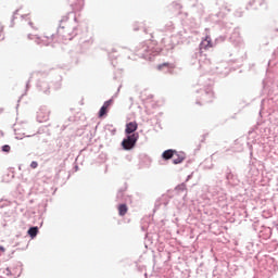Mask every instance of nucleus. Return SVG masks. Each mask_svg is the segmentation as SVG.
<instances>
[{
  "mask_svg": "<svg viewBox=\"0 0 278 278\" xmlns=\"http://www.w3.org/2000/svg\"><path fill=\"white\" fill-rule=\"evenodd\" d=\"M38 232H39V229H38V227L36 226V227H30L29 229H28V235L30 236V238H36V236L38 235Z\"/></svg>",
  "mask_w": 278,
  "mask_h": 278,
  "instance_id": "8",
  "label": "nucleus"
},
{
  "mask_svg": "<svg viewBox=\"0 0 278 278\" xmlns=\"http://www.w3.org/2000/svg\"><path fill=\"white\" fill-rule=\"evenodd\" d=\"M138 137L139 135L136 134L129 135L125 140L122 141V147L125 150L134 149L135 144L138 141Z\"/></svg>",
  "mask_w": 278,
  "mask_h": 278,
  "instance_id": "1",
  "label": "nucleus"
},
{
  "mask_svg": "<svg viewBox=\"0 0 278 278\" xmlns=\"http://www.w3.org/2000/svg\"><path fill=\"white\" fill-rule=\"evenodd\" d=\"M128 212V206L125 203L118 205V215L125 216Z\"/></svg>",
  "mask_w": 278,
  "mask_h": 278,
  "instance_id": "7",
  "label": "nucleus"
},
{
  "mask_svg": "<svg viewBox=\"0 0 278 278\" xmlns=\"http://www.w3.org/2000/svg\"><path fill=\"white\" fill-rule=\"evenodd\" d=\"M213 47L212 38L205 37L204 40L201 41V49H204L207 51V49H211Z\"/></svg>",
  "mask_w": 278,
  "mask_h": 278,
  "instance_id": "4",
  "label": "nucleus"
},
{
  "mask_svg": "<svg viewBox=\"0 0 278 278\" xmlns=\"http://www.w3.org/2000/svg\"><path fill=\"white\" fill-rule=\"evenodd\" d=\"M30 167H31L33 169H36V168L38 167V162L33 161V162L30 163Z\"/></svg>",
  "mask_w": 278,
  "mask_h": 278,
  "instance_id": "11",
  "label": "nucleus"
},
{
  "mask_svg": "<svg viewBox=\"0 0 278 278\" xmlns=\"http://www.w3.org/2000/svg\"><path fill=\"white\" fill-rule=\"evenodd\" d=\"M3 38V25H0V40Z\"/></svg>",
  "mask_w": 278,
  "mask_h": 278,
  "instance_id": "12",
  "label": "nucleus"
},
{
  "mask_svg": "<svg viewBox=\"0 0 278 278\" xmlns=\"http://www.w3.org/2000/svg\"><path fill=\"white\" fill-rule=\"evenodd\" d=\"M5 274H7V276H12V271L10 270L9 267L5 269Z\"/></svg>",
  "mask_w": 278,
  "mask_h": 278,
  "instance_id": "14",
  "label": "nucleus"
},
{
  "mask_svg": "<svg viewBox=\"0 0 278 278\" xmlns=\"http://www.w3.org/2000/svg\"><path fill=\"white\" fill-rule=\"evenodd\" d=\"M10 150H11L10 144H4V146L2 147V152H7V153H9V152H10Z\"/></svg>",
  "mask_w": 278,
  "mask_h": 278,
  "instance_id": "10",
  "label": "nucleus"
},
{
  "mask_svg": "<svg viewBox=\"0 0 278 278\" xmlns=\"http://www.w3.org/2000/svg\"><path fill=\"white\" fill-rule=\"evenodd\" d=\"M175 153H176L175 150H165V152L162 153V157L165 161H169L175 156Z\"/></svg>",
  "mask_w": 278,
  "mask_h": 278,
  "instance_id": "6",
  "label": "nucleus"
},
{
  "mask_svg": "<svg viewBox=\"0 0 278 278\" xmlns=\"http://www.w3.org/2000/svg\"><path fill=\"white\" fill-rule=\"evenodd\" d=\"M177 188H178V190L184 191V190H186V185H179Z\"/></svg>",
  "mask_w": 278,
  "mask_h": 278,
  "instance_id": "13",
  "label": "nucleus"
},
{
  "mask_svg": "<svg viewBox=\"0 0 278 278\" xmlns=\"http://www.w3.org/2000/svg\"><path fill=\"white\" fill-rule=\"evenodd\" d=\"M164 67H174V65L170 64L169 62H163V64H159V65H157V70H159V71L164 70Z\"/></svg>",
  "mask_w": 278,
  "mask_h": 278,
  "instance_id": "9",
  "label": "nucleus"
},
{
  "mask_svg": "<svg viewBox=\"0 0 278 278\" xmlns=\"http://www.w3.org/2000/svg\"><path fill=\"white\" fill-rule=\"evenodd\" d=\"M113 104V100H106L104 102V104L101 106L100 112H99V116L103 117L108 114V110L111 108V105Z\"/></svg>",
  "mask_w": 278,
  "mask_h": 278,
  "instance_id": "2",
  "label": "nucleus"
},
{
  "mask_svg": "<svg viewBox=\"0 0 278 278\" xmlns=\"http://www.w3.org/2000/svg\"><path fill=\"white\" fill-rule=\"evenodd\" d=\"M185 159L186 156L184 155V153H177V151L175 150L173 159L174 164H181L185 161Z\"/></svg>",
  "mask_w": 278,
  "mask_h": 278,
  "instance_id": "5",
  "label": "nucleus"
},
{
  "mask_svg": "<svg viewBox=\"0 0 278 278\" xmlns=\"http://www.w3.org/2000/svg\"><path fill=\"white\" fill-rule=\"evenodd\" d=\"M136 129H138V123L136 122H131L126 124V134L131 136V134L136 131Z\"/></svg>",
  "mask_w": 278,
  "mask_h": 278,
  "instance_id": "3",
  "label": "nucleus"
},
{
  "mask_svg": "<svg viewBox=\"0 0 278 278\" xmlns=\"http://www.w3.org/2000/svg\"><path fill=\"white\" fill-rule=\"evenodd\" d=\"M0 251L1 252H5V248L4 247H0Z\"/></svg>",
  "mask_w": 278,
  "mask_h": 278,
  "instance_id": "15",
  "label": "nucleus"
}]
</instances>
